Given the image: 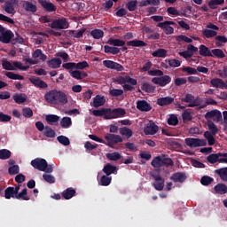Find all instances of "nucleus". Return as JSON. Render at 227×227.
I'll use <instances>...</instances> for the list:
<instances>
[{
	"instance_id": "obj_18",
	"label": "nucleus",
	"mask_w": 227,
	"mask_h": 227,
	"mask_svg": "<svg viewBox=\"0 0 227 227\" xmlns=\"http://www.w3.org/2000/svg\"><path fill=\"white\" fill-rule=\"evenodd\" d=\"M15 4H17L16 0H11V1L5 2V4L4 6V12H6V13H9L11 15H15V13H16Z\"/></svg>"
},
{
	"instance_id": "obj_44",
	"label": "nucleus",
	"mask_w": 227,
	"mask_h": 227,
	"mask_svg": "<svg viewBox=\"0 0 227 227\" xmlns=\"http://www.w3.org/2000/svg\"><path fill=\"white\" fill-rule=\"evenodd\" d=\"M108 111L110 110H107V108H102L101 110H93L92 114L94 116H104V119L107 120Z\"/></svg>"
},
{
	"instance_id": "obj_36",
	"label": "nucleus",
	"mask_w": 227,
	"mask_h": 227,
	"mask_svg": "<svg viewBox=\"0 0 227 227\" xmlns=\"http://www.w3.org/2000/svg\"><path fill=\"white\" fill-rule=\"evenodd\" d=\"M108 45H113L114 47H123L125 45V41L121 39L110 38L107 41Z\"/></svg>"
},
{
	"instance_id": "obj_39",
	"label": "nucleus",
	"mask_w": 227,
	"mask_h": 227,
	"mask_svg": "<svg viewBox=\"0 0 227 227\" xmlns=\"http://www.w3.org/2000/svg\"><path fill=\"white\" fill-rule=\"evenodd\" d=\"M104 50L106 54H114V55L120 54V48L118 47L105 45Z\"/></svg>"
},
{
	"instance_id": "obj_35",
	"label": "nucleus",
	"mask_w": 227,
	"mask_h": 227,
	"mask_svg": "<svg viewBox=\"0 0 227 227\" xmlns=\"http://www.w3.org/2000/svg\"><path fill=\"white\" fill-rule=\"evenodd\" d=\"M15 200H23V201H29V196H27V188H24L20 193L15 195Z\"/></svg>"
},
{
	"instance_id": "obj_49",
	"label": "nucleus",
	"mask_w": 227,
	"mask_h": 227,
	"mask_svg": "<svg viewBox=\"0 0 227 227\" xmlns=\"http://www.w3.org/2000/svg\"><path fill=\"white\" fill-rule=\"evenodd\" d=\"M201 185L208 186L214 184V179L210 176H204L200 178Z\"/></svg>"
},
{
	"instance_id": "obj_64",
	"label": "nucleus",
	"mask_w": 227,
	"mask_h": 227,
	"mask_svg": "<svg viewBox=\"0 0 227 227\" xmlns=\"http://www.w3.org/2000/svg\"><path fill=\"white\" fill-rule=\"evenodd\" d=\"M19 171H20L19 165H12L8 169L9 175H18Z\"/></svg>"
},
{
	"instance_id": "obj_57",
	"label": "nucleus",
	"mask_w": 227,
	"mask_h": 227,
	"mask_svg": "<svg viewBox=\"0 0 227 227\" xmlns=\"http://www.w3.org/2000/svg\"><path fill=\"white\" fill-rule=\"evenodd\" d=\"M148 74L152 77H162V75H164V72L160 69H153L148 71Z\"/></svg>"
},
{
	"instance_id": "obj_17",
	"label": "nucleus",
	"mask_w": 227,
	"mask_h": 227,
	"mask_svg": "<svg viewBox=\"0 0 227 227\" xmlns=\"http://www.w3.org/2000/svg\"><path fill=\"white\" fill-rule=\"evenodd\" d=\"M152 176L155 180L153 184L154 189H156V191H162L164 189V178H162L160 175L155 174H153Z\"/></svg>"
},
{
	"instance_id": "obj_52",
	"label": "nucleus",
	"mask_w": 227,
	"mask_h": 227,
	"mask_svg": "<svg viewBox=\"0 0 227 227\" xmlns=\"http://www.w3.org/2000/svg\"><path fill=\"white\" fill-rule=\"evenodd\" d=\"M120 134L121 136H125L129 139V138L132 137L133 132H132V129H130L127 127H123V128L120 129Z\"/></svg>"
},
{
	"instance_id": "obj_8",
	"label": "nucleus",
	"mask_w": 227,
	"mask_h": 227,
	"mask_svg": "<svg viewBox=\"0 0 227 227\" xmlns=\"http://www.w3.org/2000/svg\"><path fill=\"white\" fill-rule=\"evenodd\" d=\"M152 82L153 84H158V86H160L161 88H164V86H168V84L171 82V76L161 75L160 77H154L152 79Z\"/></svg>"
},
{
	"instance_id": "obj_10",
	"label": "nucleus",
	"mask_w": 227,
	"mask_h": 227,
	"mask_svg": "<svg viewBox=\"0 0 227 227\" xmlns=\"http://www.w3.org/2000/svg\"><path fill=\"white\" fill-rule=\"evenodd\" d=\"M204 118L206 120H214V121H221L223 120V114H221V111L215 109V110H211L209 112H207L206 114L204 115Z\"/></svg>"
},
{
	"instance_id": "obj_34",
	"label": "nucleus",
	"mask_w": 227,
	"mask_h": 227,
	"mask_svg": "<svg viewBox=\"0 0 227 227\" xmlns=\"http://www.w3.org/2000/svg\"><path fill=\"white\" fill-rule=\"evenodd\" d=\"M215 194H226L227 193V185L224 184H217L214 187Z\"/></svg>"
},
{
	"instance_id": "obj_26",
	"label": "nucleus",
	"mask_w": 227,
	"mask_h": 227,
	"mask_svg": "<svg viewBox=\"0 0 227 227\" xmlns=\"http://www.w3.org/2000/svg\"><path fill=\"white\" fill-rule=\"evenodd\" d=\"M12 99L16 104H24L27 100V95L25 93H16L12 96Z\"/></svg>"
},
{
	"instance_id": "obj_30",
	"label": "nucleus",
	"mask_w": 227,
	"mask_h": 227,
	"mask_svg": "<svg viewBox=\"0 0 227 227\" xmlns=\"http://www.w3.org/2000/svg\"><path fill=\"white\" fill-rule=\"evenodd\" d=\"M75 194V189L67 188L64 192H62V198H64V200H72Z\"/></svg>"
},
{
	"instance_id": "obj_2",
	"label": "nucleus",
	"mask_w": 227,
	"mask_h": 227,
	"mask_svg": "<svg viewBox=\"0 0 227 227\" xmlns=\"http://www.w3.org/2000/svg\"><path fill=\"white\" fill-rule=\"evenodd\" d=\"M30 164L34 169H38V171H43L44 173L49 174L54 171V167H52V165H49L47 160L43 158H35L31 160Z\"/></svg>"
},
{
	"instance_id": "obj_38",
	"label": "nucleus",
	"mask_w": 227,
	"mask_h": 227,
	"mask_svg": "<svg viewBox=\"0 0 227 227\" xmlns=\"http://www.w3.org/2000/svg\"><path fill=\"white\" fill-rule=\"evenodd\" d=\"M153 58H166L168 56V51L166 49L160 48L152 53Z\"/></svg>"
},
{
	"instance_id": "obj_3",
	"label": "nucleus",
	"mask_w": 227,
	"mask_h": 227,
	"mask_svg": "<svg viewBox=\"0 0 227 227\" xmlns=\"http://www.w3.org/2000/svg\"><path fill=\"white\" fill-rule=\"evenodd\" d=\"M153 168H162V166H174L175 162L171 158L166 157V155L156 156L151 162Z\"/></svg>"
},
{
	"instance_id": "obj_58",
	"label": "nucleus",
	"mask_w": 227,
	"mask_h": 227,
	"mask_svg": "<svg viewBox=\"0 0 227 227\" xmlns=\"http://www.w3.org/2000/svg\"><path fill=\"white\" fill-rule=\"evenodd\" d=\"M203 35L206 38H214V36H217V32L215 30L204 29Z\"/></svg>"
},
{
	"instance_id": "obj_51",
	"label": "nucleus",
	"mask_w": 227,
	"mask_h": 227,
	"mask_svg": "<svg viewBox=\"0 0 227 227\" xmlns=\"http://www.w3.org/2000/svg\"><path fill=\"white\" fill-rule=\"evenodd\" d=\"M12 157V152L8 149L0 150V159L2 160H6Z\"/></svg>"
},
{
	"instance_id": "obj_5",
	"label": "nucleus",
	"mask_w": 227,
	"mask_h": 227,
	"mask_svg": "<svg viewBox=\"0 0 227 227\" xmlns=\"http://www.w3.org/2000/svg\"><path fill=\"white\" fill-rule=\"evenodd\" d=\"M106 145L110 148H113L114 145H118V143H123V138L120 135H114L108 133L105 136Z\"/></svg>"
},
{
	"instance_id": "obj_50",
	"label": "nucleus",
	"mask_w": 227,
	"mask_h": 227,
	"mask_svg": "<svg viewBox=\"0 0 227 227\" xmlns=\"http://www.w3.org/2000/svg\"><path fill=\"white\" fill-rule=\"evenodd\" d=\"M106 159L114 161L120 160V159H121V154L118 152L106 153Z\"/></svg>"
},
{
	"instance_id": "obj_16",
	"label": "nucleus",
	"mask_w": 227,
	"mask_h": 227,
	"mask_svg": "<svg viewBox=\"0 0 227 227\" xmlns=\"http://www.w3.org/2000/svg\"><path fill=\"white\" fill-rule=\"evenodd\" d=\"M144 132L146 136H154V134L159 132V126L153 122H151L144 128Z\"/></svg>"
},
{
	"instance_id": "obj_29",
	"label": "nucleus",
	"mask_w": 227,
	"mask_h": 227,
	"mask_svg": "<svg viewBox=\"0 0 227 227\" xmlns=\"http://www.w3.org/2000/svg\"><path fill=\"white\" fill-rule=\"evenodd\" d=\"M156 89L157 87L150 82H144L141 86L142 91H145V93H155Z\"/></svg>"
},
{
	"instance_id": "obj_15",
	"label": "nucleus",
	"mask_w": 227,
	"mask_h": 227,
	"mask_svg": "<svg viewBox=\"0 0 227 227\" xmlns=\"http://www.w3.org/2000/svg\"><path fill=\"white\" fill-rule=\"evenodd\" d=\"M13 36H15V35H13L12 30H4L1 32L0 42H2V43H10L13 39Z\"/></svg>"
},
{
	"instance_id": "obj_47",
	"label": "nucleus",
	"mask_w": 227,
	"mask_h": 227,
	"mask_svg": "<svg viewBox=\"0 0 227 227\" xmlns=\"http://www.w3.org/2000/svg\"><path fill=\"white\" fill-rule=\"evenodd\" d=\"M90 35L95 39V40H100V38L104 37V31L101 29H94L90 31Z\"/></svg>"
},
{
	"instance_id": "obj_25",
	"label": "nucleus",
	"mask_w": 227,
	"mask_h": 227,
	"mask_svg": "<svg viewBox=\"0 0 227 227\" xmlns=\"http://www.w3.org/2000/svg\"><path fill=\"white\" fill-rule=\"evenodd\" d=\"M23 8L25 12H29L30 13H36L38 8L35 4H33V3L29 1H24L23 2Z\"/></svg>"
},
{
	"instance_id": "obj_23",
	"label": "nucleus",
	"mask_w": 227,
	"mask_h": 227,
	"mask_svg": "<svg viewBox=\"0 0 227 227\" xmlns=\"http://www.w3.org/2000/svg\"><path fill=\"white\" fill-rule=\"evenodd\" d=\"M210 84L211 86H213V88H220V90H227V85L226 82H224V81H223V79L221 78H213L210 81Z\"/></svg>"
},
{
	"instance_id": "obj_53",
	"label": "nucleus",
	"mask_w": 227,
	"mask_h": 227,
	"mask_svg": "<svg viewBox=\"0 0 227 227\" xmlns=\"http://www.w3.org/2000/svg\"><path fill=\"white\" fill-rule=\"evenodd\" d=\"M5 75L9 79H12L13 81H24V76H22L20 74H14V73H12V72L6 73Z\"/></svg>"
},
{
	"instance_id": "obj_45",
	"label": "nucleus",
	"mask_w": 227,
	"mask_h": 227,
	"mask_svg": "<svg viewBox=\"0 0 227 227\" xmlns=\"http://www.w3.org/2000/svg\"><path fill=\"white\" fill-rule=\"evenodd\" d=\"M211 54L213 58H218V59H223V58H226L224 51H223V50L221 49H213L211 51Z\"/></svg>"
},
{
	"instance_id": "obj_41",
	"label": "nucleus",
	"mask_w": 227,
	"mask_h": 227,
	"mask_svg": "<svg viewBox=\"0 0 227 227\" xmlns=\"http://www.w3.org/2000/svg\"><path fill=\"white\" fill-rule=\"evenodd\" d=\"M15 192H13V186H9L4 190V198L5 200H12V198L15 199Z\"/></svg>"
},
{
	"instance_id": "obj_21",
	"label": "nucleus",
	"mask_w": 227,
	"mask_h": 227,
	"mask_svg": "<svg viewBox=\"0 0 227 227\" xmlns=\"http://www.w3.org/2000/svg\"><path fill=\"white\" fill-rule=\"evenodd\" d=\"M157 27L163 29L165 35H173L175 33V28L168 24V21L160 22L157 25Z\"/></svg>"
},
{
	"instance_id": "obj_54",
	"label": "nucleus",
	"mask_w": 227,
	"mask_h": 227,
	"mask_svg": "<svg viewBox=\"0 0 227 227\" xmlns=\"http://www.w3.org/2000/svg\"><path fill=\"white\" fill-rule=\"evenodd\" d=\"M57 141H59V143H60V145H63L64 146H68L70 145V139L63 135L59 136L57 137Z\"/></svg>"
},
{
	"instance_id": "obj_59",
	"label": "nucleus",
	"mask_w": 227,
	"mask_h": 227,
	"mask_svg": "<svg viewBox=\"0 0 227 227\" xmlns=\"http://www.w3.org/2000/svg\"><path fill=\"white\" fill-rule=\"evenodd\" d=\"M168 63L171 68H178L182 65V62L176 59H168Z\"/></svg>"
},
{
	"instance_id": "obj_14",
	"label": "nucleus",
	"mask_w": 227,
	"mask_h": 227,
	"mask_svg": "<svg viewBox=\"0 0 227 227\" xmlns=\"http://www.w3.org/2000/svg\"><path fill=\"white\" fill-rule=\"evenodd\" d=\"M170 180L175 184H184L187 180V176L184 172H176L172 174Z\"/></svg>"
},
{
	"instance_id": "obj_4",
	"label": "nucleus",
	"mask_w": 227,
	"mask_h": 227,
	"mask_svg": "<svg viewBox=\"0 0 227 227\" xmlns=\"http://www.w3.org/2000/svg\"><path fill=\"white\" fill-rule=\"evenodd\" d=\"M49 27H51V29H55L56 31L68 29V20H67V18L53 20Z\"/></svg>"
},
{
	"instance_id": "obj_56",
	"label": "nucleus",
	"mask_w": 227,
	"mask_h": 227,
	"mask_svg": "<svg viewBox=\"0 0 227 227\" xmlns=\"http://www.w3.org/2000/svg\"><path fill=\"white\" fill-rule=\"evenodd\" d=\"M127 9L129 12H136V9L137 8V0H131L128 2L126 4Z\"/></svg>"
},
{
	"instance_id": "obj_19",
	"label": "nucleus",
	"mask_w": 227,
	"mask_h": 227,
	"mask_svg": "<svg viewBox=\"0 0 227 227\" xmlns=\"http://www.w3.org/2000/svg\"><path fill=\"white\" fill-rule=\"evenodd\" d=\"M103 173H105L106 176H110V175H118V168L111 165V163H106L103 168Z\"/></svg>"
},
{
	"instance_id": "obj_46",
	"label": "nucleus",
	"mask_w": 227,
	"mask_h": 227,
	"mask_svg": "<svg viewBox=\"0 0 227 227\" xmlns=\"http://www.w3.org/2000/svg\"><path fill=\"white\" fill-rule=\"evenodd\" d=\"M113 180L112 176H109L107 175L106 176H102L100 178V185H102L103 187H107V185H111V182Z\"/></svg>"
},
{
	"instance_id": "obj_11",
	"label": "nucleus",
	"mask_w": 227,
	"mask_h": 227,
	"mask_svg": "<svg viewBox=\"0 0 227 227\" xmlns=\"http://www.w3.org/2000/svg\"><path fill=\"white\" fill-rule=\"evenodd\" d=\"M103 65L106 67V68H110V70H117V72H123V70H125L123 66L113 60H104Z\"/></svg>"
},
{
	"instance_id": "obj_33",
	"label": "nucleus",
	"mask_w": 227,
	"mask_h": 227,
	"mask_svg": "<svg viewBox=\"0 0 227 227\" xmlns=\"http://www.w3.org/2000/svg\"><path fill=\"white\" fill-rule=\"evenodd\" d=\"M221 153H212L207 157V160L209 164H215V162H219V160H221Z\"/></svg>"
},
{
	"instance_id": "obj_28",
	"label": "nucleus",
	"mask_w": 227,
	"mask_h": 227,
	"mask_svg": "<svg viewBox=\"0 0 227 227\" xmlns=\"http://www.w3.org/2000/svg\"><path fill=\"white\" fill-rule=\"evenodd\" d=\"M45 120L48 125H58L60 117L56 114H48L45 116Z\"/></svg>"
},
{
	"instance_id": "obj_48",
	"label": "nucleus",
	"mask_w": 227,
	"mask_h": 227,
	"mask_svg": "<svg viewBox=\"0 0 227 227\" xmlns=\"http://www.w3.org/2000/svg\"><path fill=\"white\" fill-rule=\"evenodd\" d=\"M224 4V0H210L208 6L211 10H217V6Z\"/></svg>"
},
{
	"instance_id": "obj_6",
	"label": "nucleus",
	"mask_w": 227,
	"mask_h": 227,
	"mask_svg": "<svg viewBox=\"0 0 227 227\" xmlns=\"http://www.w3.org/2000/svg\"><path fill=\"white\" fill-rule=\"evenodd\" d=\"M185 145L190 148H200V146H207V140L201 138L188 137L185 138Z\"/></svg>"
},
{
	"instance_id": "obj_42",
	"label": "nucleus",
	"mask_w": 227,
	"mask_h": 227,
	"mask_svg": "<svg viewBox=\"0 0 227 227\" xmlns=\"http://www.w3.org/2000/svg\"><path fill=\"white\" fill-rule=\"evenodd\" d=\"M62 129H70L72 127V119L70 117H63L60 121Z\"/></svg>"
},
{
	"instance_id": "obj_12",
	"label": "nucleus",
	"mask_w": 227,
	"mask_h": 227,
	"mask_svg": "<svg viewBox=\"0 0 227 227\" xmlns=\"http://www.w3.org/2000/svg\"><path fill=\"white\" fill-rule=\"evenodd\" d=\"M39 4H41L42 8H43L44 12H47L48 13H53V12H56L57 7L54 5V4L51 3L47 0H37Z\"/></svg>"
},
{
	"instance_id": "obj_9",
	"label": "nucleus",
	"mask_w": 227,
	"mask_h": 227,
	"mask_svg": "<svg viewBox=\"0 0 227 227\" xmlns=\"http://www.w3.org/2000/svg\"><path fill=\"white\" fill-rule=\"evenodd\" d=\"M181 102H186V104H189L188 107H198V106L201 104L200 99H195L192 94H186L184 98H181Z\"/></svg>"
},
{
	"instance_id": "obj_22",
	"label": "nucleus",
	"mask_w": 227,
	"mask_h": 227,
	"mask_svg": "<svg viewBox=\"0 0 227 227\" xmlns=\"http://www.w3.org/2000/svg\"><path fill=\"white\" fill-rule=\"evenodd\" d=\"M137 109L144 113H148L152 111V105L146 102V100H140L137 102Z\"/></svg>"
},
{
	"instance_id": "obj_27",
	"label": "nucleus",
	"mask_w": 227,
	"mask_h": 227,
	"mask_svg": "<svg viewBox=\"0 0 227 227\" xmlns=\"http://www.w3.org/2000/svg\"><path fill=\"white\" fill-rule=\"evenodd\" d=\"M215 175H217L223 182H227V167L215 169Z\"/></svg>"
},
{
	"instance_id": "obj_37",
	"label": "nucleus",
	"mask_w": 227,
	"mask_h": 227,
	"mask_svg": "<svg viewBox=\"0 0 227 227\" xmlns=\"http://www.w3.org/2000/svg\"><path fill=\"white\" fill-rule=\"evenodd\" d=\"M106 104V98L102 96H96L93 100V106L94 107H100Z\"/></svg>"
},
{
	"instance_id": "obj_20",
	"label": "nucleus",
	"mask_w": 227,
	"mask_h": 227,
	"mask_svg": "<svg viewBox=\"0 0 227 227\" xmlns=\"http://www.w3.org/2000/svg\"><path fill=\"white\" fill-rule=\"evenodd\" d=\"M173 102H175V98H171V97L160 98L156 100L157 106H160V107H165L166 106H171Z\"/></svg>"
},
{
	"instance_id": "obj_24",
	"label": "nucleus",
	"mask_w": 227,
	"mask_h": 227,
	"mask_svg": "<svg viewBox=\"0 0 227 227\" xmlns=\"http://www.w3.org/2000/svg\"><path fill=\"white\" fill-rule=\"evenodd\" d=\"M199 53L200 56H203V58H214V55H212V51H210V49H208V47L204 44L200 45Z\"/></svg>"
},
{
	"instance_id": "obj_55",
	"label": "nucleus",
	"mask_w": 227,
	"mask_h": 227,
	"mask_svg": "<svg viewBox=\"0 0 227 227\" xmlns=\"http://www.w3.org/2000/svg\"><path fill=\"white\" fill-rule=\"evenodd\" d=\"M180 70L182 72H186V74H188V75H196V74H198V70L196 68L191 67H182Z\"/></svg>"
},
{
	"instance_id": "obj_63",
	"label": "nucleus",
	"mask_w": 227,
	"mask_h": 227,
	"mask_svg": "<svg viewBox=\"0 0 227 227\" xmlns=\"http://www.w3.org/2000/svg\"><path fill=\"white\" fill-rule=\"evenodd\" d=\"M22 114L25 118H32L33 116V110L29 107H24L22 109Z\"/></svg>"
},
{
	"instance_id": "obj_61",
	"label": "nucleus",
	"mask_w": 227,
	"mask_h": 227,
	"mask_svg": "<svg viewBox=\"0 0 227 227\" xmlns=\"http://www.w3.org/2000/svg\"><path fill=\"white\" fill-rule=\"evenodd\" d=\"M207 129L210 130L209 132H211L213 136H215V134L219 132V129H217V126L214 122L207 123Z\"/></svg>"
},
{
	"instance_id": "obj_62",
	"label": "nucleus",
	"mask_w": 227,
	"mask_h": 227,
	"mask_svg": "<svg viewBox=\"0 0 227 227\" xmlns=\"http://www.w3.org/2000/svg\"><path fill=\"white\" fill-rule=\"evenodd\" d=\"M2 67L4 70H15L13 65L8 60H4L2 62Z\"/></svg>"
},
{
	"instance_id": "obj_31",
	"label": "nucleus",
	"mask_w": 227,
	"mask_h": 227,
	"mask_svg": "<svg viewBox=\"0 0 227 227\" xmlns=\"http://www.w3.org/2000/svg\"><path fill=\"white\" fill-rule=\"evenodd\" d=\"M61 59L53 58L51 60L47 61V65L50 68H59L61 67Z\"/></svg>"
},
{
	"instance_id": "obj_7",
	"label": "nucleus",
	"mask_w": 227,
	"mask_h": 227,
	"mask_svg": "<svg viewBox=\"0 0 227 227\" xmlns=\"http://www.w3.org/2000/svg\"><path fill=\"white\" fill-rule=\"evenodd\" d=\"M108 114L106 115V120H114L115 118H123L124 114H127L125 109L123 108H107Z\"/></svg>"
},
{
	"instance_id": "obj_40",
	"label": "nucleus",
	"mask_w": 227,
	"mask_h": 227,
	"mask_svg": "<svg viewBox=\"0 0 227 227\" xmlns=\"http://www.w3.org/2000/svg\"><path fill=\"white\" fill-rule=\"evenodd\" d=\"M84 33H86V28H82L80 30H70V36H74V38H82Z\"/></svg>"
},
{
	"instance_id": "obj_60",
	"label": "nucleus",
	"mask_w": 227,
	"mask_h": 227,
	"mask_svg": "<svg viewBox=\"0 0 227 227\" xmlns=\"http://www.w3.org/2000/svg\"><path fill=\"white\" fill-rule=\"evenodd\" d=\"M43 178L44 182H47L48 184H56V177H54L52 175L43 174Z\"/></svg>"
},
{
	"instance_id": "obj_13",
	"label": "nucleus",
	"mask_w": 227,
	"mask_h": 227,
	"mask_svg": "<svg viewBox=\"0 0 227 227\" xmlns=\"http://www.w3.org/2000/svg\"><path fill=\"white\" fill-rule=\"evenodd\" d=\"M29 82H31V84H33V86H35V88H40L41 90H45L49 88V84H47V82H43L38 77H31L29 78Z\"/></svg>"
},
{
	"instance_id": "obj_32",
	"label": "nucleus",
	"mask_w": 227,
	"mask_h": 227,
	"mask_svg": "<svg viewBox=\"0 0 227 227\" xmlns=\"http://www.w3.org/2000/svg\"><path fill=\"white\" fill-rule=\"evenodd\" d=\"M127 45L128 47H146L148 44L145 41L135 39L127 42Z\"/></svg>"
},
{
	"instance_id": "obj_43",
	"label": "nucleus",
	"mask_w": 227,
	"mask_h": 227,
	"mask_svg": "<svg viewBox=\"0 0 227 227\" xmlns=\"http://www.w3.org/2000/svg\"><path fill=\"white\" fill-rule=\"evenodd\" d=\"M43 134L45 137H56V131H54V129L50 126H45L44 130H43Z\"/></svg>"
},
{
	"instance_id": "obj_1",
	"label": "nucleus",
	"mask_w": 227,
	"mask_h": 227,
	"mask_svg": "<svg viewBox=\"0 0 227 227\" xmlns=\"http://www.w3.org/2000/svg\"><path fill=\"white\" fill-rule=\"evenodd\" d=\"M44 100L51 106H66L68 104V96L62 90L53 89L44 94Z\"/></svg>"
}]
</instances>
